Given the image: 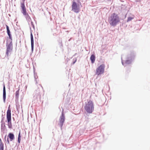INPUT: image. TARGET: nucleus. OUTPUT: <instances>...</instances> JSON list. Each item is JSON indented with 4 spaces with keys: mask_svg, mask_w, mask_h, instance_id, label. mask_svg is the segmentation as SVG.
I'll return each mask as SVG.
<instances>
[{
    "mask_svg": "<svg viewBox=\"0 0 150 150\" xmlns=\"http://www.w3.org/2000/svg\"><path fill=\"white\" fill-rule=\"evenodd\" d=\"M77 5H79V7L80 6H81V7H82V6L81 5V2H79V3H78Z\"/></svg>",
    "mask_w": 150,
    "mask_h": 150,
    "instance_id": "nucleus-27",
    "label": "nucleus"
},
{
    "mask_svg": "<svg viewBox=\"0 0 150 150\" xmlns=\"http://www.w3.org/2000/svg\"><path fill=\"white\" fill-rule=\"evenodd\" d=\"M0 150H4V144L1 143L0 144Z\"/></svg>",
    "mask_w": 150,
    "mask_h": 150,
    "instance_id": "nucleus-22",
    "label": "nucleus"
},
{
    "mask_svg": "<svg viewBox=\"0 0 150 150\" xmlns=\"http://www.w3.org/2000/svg\"><path fill=\"white\" fill-rule=\"evenodd\" d=\"M11 115V109L10 108V105H9L8 106V109L7 110V113H6V115Z\"/></svg>",
    "mask_w": 150,
    "mask_h": 150,
    "instance_id": "nucleus-16",
    "label": "nucleus"
},
{
    "mask_svg": "<svg viewBox=\"0 0 150 150\" xmlns=\"http://www.w3.org/2000/svg\"><path fill=\"white\" fill-rule=\"evenodd\" d=\"M108 21L111 26L115 27L120 22V18L118 14L114 13L108 16Z\"/></svg>",
    "mask_w": 150,
    "mask_h": 150,
    "instance_id": "nucleus-1",
    "label": "nucleus"
},
{
    "mask_svg": "<svg viewBox=\"0 0 150 150\" xmlns=\"http://www.w3.org/2000/svg\"><path fill=\"white\" fill-rule=\"evenodd\" d=\"M30 30H31V27H30Z\"/></svg>",
    "mask_w": 150,
    "mask_h": 150,
    "instance_id": "nucleus-37",
    "label": "nucleus"
},
{
    "mask_svg": "<svg viewBox=\"0 0 150 150\" xmlns=\"http://www.w3.org/2000/svg\"><path fill=\"white\" fill-rule=\"evenodd\" d=\"M133 18L132 17H128L127 18V22H128L131 21Z\"/></svg>",
    "mask_w": 150,
    "mask_h": 150,
    "instance_id": "nucleus-23",
    "label": "nucleus"
},
{
    "mask_svg": "<svg viewBox=\"0 0 150 150\" xmlns=\"http://www.w3.org/2000/svg\"><path fill=\"white\" fill-rule=\"evenodd\" d=\"M107 0L108 1H111V0Z\"/></svg>",
    "mask_w": 150,
    "mask_h": 150,
    "instance_id": "nucleus-36",
    "label": "nucleus"
},
{
    "mask_svg": "<svg viewBox=\"0 0 150 150\" xmlns=\"http://www.w3.org/2000/svg\"><path fill=\"white\" fill-rule=\"evenodd\" d=\"M77 5H79V7L80 6H81V7H82V6L81 5V2H79V3H78Z\"/></svg>",
    "mask_w": 150,
    "mask_h": 150,
    "instance_id": "nucleus-28",
    "label": "nucleus"
},
{
    "mask_svg": "<svg viewBox=\"0 0 150 150\" xmlns=\"http://www.w3.org/2000/svg\"><path fill=\"white\" fill-rule=\"evenodd\" d=\"M90 59L92 63L93 64L94 63L96 59L95 55L94 54H92L90 57Z\"/></svg>",
    "mask_w": 150,
    "mask_h": 150,
    "instance_id": "nucleus-15",
    "label": "nucleus"
},
{
    "mask_svg": "<svg viewBox=\"0 0 150 150\" xmlns=\"http://www.w3.org/2000/svg\"><path fill=\"white\" fill-rule=\"evenodd\" d=\"M6 119L8 128L10 129H12L11 115H6Z\"/></svg>",
    "mask_w": 150,
    "mask_h": 150,
    "instance_id": "nucleus-8",
    "label": "nucleus"
},
{
    "mask_svg": "<svg viewBox=\"0 0 150 150\" xmlns=\"http://www.w3.org/2000/svg\"><path fill=\"white\" fill-rule=\"evenodd\" d=\"M30 39L31 43V51L33 52L34 49V40L33 35L31 32L30 33Z\"/></svg>",
    "mask_w": 150,
    "mask_h": 150,
    "instance_id": "nucleus-12",
    "label": "nucleus"
},
{
    "mask_svg": "<svg viewBox=\"0 0 150 150\" xmlns=\"http://www.w3.org/2000/svg\"><path fill=\"white\" fill-rule=\"evenodd\" d=\"M31 25L32 26V27H33V29H35V26H34V24L33 23V22L32 21H31Z\"/></svg>",
    "mask_w": 150,
    "mask_h": 150,
    "instance_id": "nucleus-26",
    "label": "nucleus"
},
{
    "mask_svg": "<svg viewBox=\"0 0 150 150\" xmlns=\"http://www.w3.org/2000/svg\"><path fill=\"white\" fill-rule=\"evenodd\" d=\"M7 141L8 143V144H9V138H7Z\"/></svg>",
    "mask_w": 150,
    "mask_h": 150,
    "instance_id": "nucleus-29",
    "label": "nucleus"
},
{
    "mask_svg": "<svg viewBox=\"0 0 150 150\" xmlns=\"http://www.w3.org/2000/svg\"><path fill=\"white\" fill-rule=\"evenodd\" d=\"M5 119V117H3V115H2V119H1V123H3V122H4V120Z\"/></svg>",
    "mask_w": 150,
    "mask_h": 150,
    "instance_id": "nucleus-25",
    "label": "nucleus"
},
{
    "mask_svg": "<svg viewBox=\"0 0 150 150\" xmlns=\"http://www.w3.org/2000/svg\"><path fill=\"white\" fill-rule=\"evenodd\" d=\"M3 143L2 142L1 139H0V144H1V143Z\"/></svg>",
    "mask_w": 150,
    "mask_h": 150,
    "instance_id": "nucleus-31",
    "label": "nucleus"
},
{
    "mask_svg": "<svg viewBox=\"0 0 150 150\" xmlns=\"http://www.w3.org/2000/svg\"><path fill=\"white\" fill-rule=\"evenodd\" d=\"M39 85H40V86H41V87H42V88H42V85H40V84H39Z\"/></svg>",
    "mask_w": 150,
    "mask_h": 150,
    "instance_id": "nucleus-35",
    "label": "nucleus"
},
{
    "mask_svg": "<svg viewBox=\"0 0 150 150\" xmlns=\"http://www.w3.org/2000/svg\"><path fill=\"white\" fill-rule=\"evenodd\" d=\"M19 89H18L16 92L15 93V98L16 99H18L19 96Z\"/></svg>",
    "mask_w": 150,
    "mask_h": 150,
    "instance_id": "nucleus-19",
    "label": "nucleus"
},
{
    "mask_svg": "<svg viewBox=\"0 0 150 150\" xmlns=\"http://www.w3.org/2000/svg\"><path fill=\"white\" fill-rule=\"evenodd\" d=\"M13 121H15V118L14 117H13L12 118Z\"/></svg>",
    "mask_w": 150,
    "mask_h": 150,
    "instance_id": "nucleus-34",
    "label": "nucleus"
},
{
    "mask_svg": "<svg viewBox=\"0 0 150 150\" xmlns=\"http://www.w3.org/2000/svg\"><path fill=\"white\" fill-rule=\"evenodd\" d=\"M35 93H36V94H34V97H35V96H36V97L40 95V92H39V89H37L36 90Z\"/></svg>",
    "mask_w": 150,
    "mask_h": 150,
    "instance_id": "nucleus-20",
    "label": "nucleus"
},
{
    "mask_svg": "<svg viewBox=\"0 0 150 150\" xmlns=\"http://www.w3.org/2000/svg\"><path fill=\"white\" fill-rule=\"evenodd\" d=\"M76 1L78 3H79V2H80V0H77Z\"/></svg>",
    "mask_w": 150,
    "mask_h": 150,
    "instance_id": "nucleus-30",
    "label": "nucleus"
},
{
    "mask_svg": "<svg viewBox=\"0 0 150 150\" xmlns=\"http://www.w3.org/2000/svg\"><path fill=\"white\" fill-rule=\"evenodd\" d=\"M34 78L35 79V83L36 84L38 83V81L37 80V79L38 78V76L37 75V74H35V70L34 69Z\"/></svg>",
    "mask_w": 150,
    "mask_h": 150,
    "instance_id": "nucleus-17",
    "label": "nucleus"
},
{
    "mask_svg": "<svg viewBox=\"0 0 150 150\" xmlns=\"http://www.w3.org/2000/svg\"><path fill=\"white\" fill-rule=\"evenodd\" d=\"M71 38L70 39H69V40L68 41H70L71 40Z\"/></svg>",
    "mask_w": 150,
    "mask_h": 150,
    "instance_id": "nucleus-33",
    "label": "nucleus"
},
{
    "mask_svg": "<svg viewBox=\"0 0 150 150\" xmlns=\"http://www.w3.org/2000/svg\"><path fill=\"white\" fill-rule=\"evenodd\" d=\"M65 119L64 114L63 110L62 112L61 115L60 116L59 119V126L62 129L63 126V124L64 122Z\"/></svg>",
    "mask_w": 150,
    "mask_h": 150,
    "instance_id": "nucleus-7",
    "label": "nucleus"
},
{
    "mask_svg": "<svg viewBox=\"0 0 150 150\" xmlns=\"http://www.w3.org/2000/svg\"><path fill=\"white\" fill-rule=\"evenodd\" d=\"M84 109L87 113L91 114L93 111L94 105L93 101L89 100L87 103H86Z\"/></svg>",
    "mask_w": 150,
    "mask_h": 150,
    "instance_id": "nucleus-3",
    "label": "nucleus"
},
{
    "mask_svg": "<svg viewBox=\"0 0 150 150\" xmlns=\"http://www.w3.org/2000/svg\"><path fill=\"white\" fill-rule=\"evenodd\" d=\"M105 65L104 64H102L99 66L96 70V74L99 76L103 74L104 71Z\"/></svg>",
    "mask_w": 150,
    "mask_h": 150,
    "instance_id": "nucleus-5",
    "label": "nucleus"
},
{
    "mask_svg": "<svg viewBox=\"0 0 150 150\" xmlns=\"http://www.w3.org/2000/svg\"><path fill=\"white\" fill-rule=\"evenodd\" d=\"M21 7L22 10V13L24 15L27 16V14H28L27 12L24 2H23V3H21Z\"/></svg>",
    "mask_w": 150,
    "mask_h": 150,
    "instance_id": "nucleus-9",
    "label": "nucleus"
},
{
    "mask_svg": "<svg viewBox=\"0 0 150 150\" xmlns=\"http://www.w3.org/2000/svg\"><path fill=\"white\" fill-rule=\"evenodd\" d=\"M1 130L3 134L6 133L7 130L5 125V122L1 123Z\"/></svg>",
    "mask_w": 150,
    "mask_h": 150,
    "instance_id": "nucleus-10",
    "label": "nucleus"
},
{
    "mask_svg": "<svg viewBox=\"0 0 150 150\" xmlns=\"http://www.w3.org/2000/svg\"><path fill=\"white\" fill-rule=\"evenodd\" d=\"M6 88L4 85V84L3 88V98L4 102L5 103L6 99Z\"/></svg>",
    "mask_w": 150,
    "mask_h": 150,
    "instance_id": "nucleus-13",
    "label": "nucleus"
},
{
    "mask_svg": "<svg viewBox=\"0 0 150 150\" xmlns=\"http://www.w3.org/2000/svg\"><path fill=\"white\" fill-rule=\"evenodd\" d=\"M76 60H77V59L76 58H74L73 59V62H72V64H74L76 62Z\"/></svg>",
    "mask_w": 150,
    "mask_h": 150,
    "instance_id": "nucleus-24",
    "label": "nucleus"
},
{
    "mask_svg": "<svg viewBox=\"0 0 150 150\" xmlns=\"http://www.w3.org/2000/svg\"><path fill=\"white\" fill-rule=\"evenodd\" d=\"M21 130H19V133L18 135V142L19 144H20L21 142Z\"/></svg>",
    "mask_w": 150,
    "mask_h": 150,
    "instance_id": "nucleus-18",
    "label": "nucleus"
},
{
    "mask_svg": "<svg viewBox=\"0 0 150 150\" xmlns=\"http://www.w3.org/2000/svg\"><path fill=\"white\" fill-rule=\"evenodd\" d=\"M136 56L135 53L133 51H131L127 56L125 63L122 61V64L124 66H126V64H131L134 60Z\"/></svg>",
    "mask_w": 150,
    "mask_h": 150,
    "instance_id": "nucleus-2",
    "label": "nucleus"
},
{
    "mask_svg": "<svg viewBox=\"0 0 150 150\" xmlns=\"http://www.w3.org/2000/svg\"><path fill=\"white\" fill-rule=\"evenodd\" d=\"M71 10L75 13H78L80 11V8L79 5L75 1H73L71 5Z\"/></svg>",
    "mask_w": 150,
    "mask_h": 150,
    "instance_id": "nucleus-6",
    "label": "nucleus"
},
{
    "mask_svg": "<svg viewBox=\"0 0 150 150\" xmlns=\"http://www.w3.org/2000/svg\"><path fill=\"white\" fill-rule=\"evenodd\" d=\"M6 48V54L8 57L9 53L11 52L13 50L12 38L7 41Z\"/></svg>",
    "mask_w": 150,
    "mask_h": 150,
    "instance_id": "nucleus-4",
    "label": "nucleus"
},
{
    "mask_svg": "<svg viewBox=\"0 0 150 150\" xmlns=\"http://www.w3.org/2000/svg\"><path fill=\"white\" fill-rule=\"evenodd\" d=\"M6 136H7V135H6L5 136V137H4V139H5V140H6Z\"/></svg>",
    "mask_w": 150,
    "mask_h": 150,
    "instance_id": "nucleus-32",
    "label": "nucleus"
},
{
    "mask_svg": "<svg viewBox=\"0 0 150 150\" xmlns=\"http://www.w3.org/2000/svg\"><path fill=\"white\" fill-rule=\"evenodd\" d=\"M26 18L28 23L29 22H31V21H32L31 18L28 14H27V16H26Z\"/></svg>",
    "mask_w": 150,
    "mask_h": 150,
    "instance_id": "nucleus-21",
    "label": "nucleus"
},
{
    "mask_svg": "<svg viewBox=\"0 0 150 150\" xmlns=\"http://www.w3.org/2000/svg\"><path fill=\"white\" fill-rule=\"evenodd\" d=\"M6 32L8 36L9 39V40H11L12 38V35L11 34V32L10 31L9 28V26L7 25H6Z\"/></svg>",
    "mask_w": 150,
    "mask_h": 150,
    "instance_id": "nucleus-11",
    "label": "nucleus"
},
{
    "mask_svg": "<svg viewBox=\"0 0 150 150\" xmlns=\"http://www.w3.org/2000/svg\"><path fill=\"white\" fill-rule=\"evenodd\" d=\"M8 137L9 138L10 141H11L13 140L15 138L14 134L12 132H10L8 134Z\"/></svg>",
    "mask_w": 150,
    "mask_h": 150,
    "instance_id": "nucleus-14",
    "label": "nucleus"
}]
</instances>
